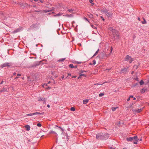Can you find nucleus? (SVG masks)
I'll use <instances>...</instances> for the list:
<instances>
[{"mask_svg": "<svg viewBox=\"0 0 149 149\" xmlns=\"http://www.w3.org/2000/svg\"><path fill=\"white\" fill-rule=\"evenodd\" d=\"M71 111H75V108L74 107H71L70 108Z\"/></svg>", "mask_w": 149, "mask_h": 149, "instance_id": "22", "label": "nucleus"}, {"mask_svg": "<svg viewBox=\"0 0 149 149\" xmlns=\"http://www.w3.org/2000/svg\"><path fill=\"white\" fill-rule=\"evenodd\" d=\"M129 67V66L127 67V68H124L122 69L121 70V73H123L127 72V69Z\"/></svg>", "mask_w": 149, "mask_h": 149, "instance_id": "8", "label": "nucleus"}, {"mask_svg": "<svg viewBox=\"0 0 149 149\" xmlns=\"http://www.w3.org/2000/svg\"><path fill=\"white\" fill-rule=\"evenodd\" d=\"M134 79L137 81H139V80L137 77H136V78H134Z\"/></svg>", "mask_w": 149, "mask_h": 149, "instance_id": "37", "label": "nucleus"}, {"mask_svg": "<svg viewBox=\"0 0 149 149\" xmlns=\"http://www.w3.org/2000/svg\"><path fill=\"white\" fill-rule=\"evenodd\" d=\"M17 76H21V74H17Z\"/></svg>", "mask_w": 149, "mask_h": 149, "instance_id": "48", "label": "nucleus"}, {"mask_svg": "<svg viewBox=\"0 0 149 149\" xmlns=\"http://www.w3.org/2000/svg\"><path fill=\"white\" fill-rule=\"evenodd\" d=\"M96 61L95 60H93V65H95L96 64Z\"/></svg>", "mask_w": 149, "mask_h": 149, "instance_id": "36", "label": "nucleus"}, {"mask_svg": "<svg viewBox=\"0 0 149 149\" xmlns=\"http://www.w3.org/2000/svg\"><path fill=\"white\" fill-rule=\"evenodd\" d=\"M68 75L69 76H71V74L70 73H68Z\"/></svg>", "mask_w": 149, "mask_h": 149, "instance_id": "52", "label": "nucleus"}, {"mask_svg": "<svg viewBox=\"0 0 149 149\" xmlns=\"http://www.w3.org/2000/svg\"><path fill=\"white\" fill-rule=\"evenodd\" d=\"M88 16L89 17L91 18H93V15L92 14L89 13L87 14Z\"/></svg>", "mask_w": 149, "mask_h": 149, "instance_id": "15", "label": "nucleus"}, {"mask_svg": "<svg viewBox=\"0 0 149 149\" xmlns=\"http://www.w3.org/2000/svg\"><path fill=\"white\" fill-rule=\"evenodd\" d=\"M142 111V109H133L132 111L134 113H139Z\"/></svg>", "mask_w": 149, "mask_h": 149, "instance_id": "9", "label": "nucleus"}, {"mask_svg": "<svg viewBox=\"0 0 149 149\" xmlns=\"http://www.w3.org/2000/svg\"><path fill=\"white\" fill-rule=\"evenodd\" d=\"M88 101V100H84L83 101V103L84 104H87Z\"/></svg>", "mask_w": 149, "mask_h": 149, "instance_id": "12", "label": "nucleus"}, {"mask_svg": "<svg viewBox=\"0 0 149 149\" xmlns=\"http://www.w3.org/2000/svg\"><path fill=\"white\" fill-rule=\"evenodd\" d=\"M69 67L72 68H74V67L73 66V65L72 64H70L69 65Z\"/></svg>", "mask_w": 149, "mask_h": 149, "instance_id": "20", "label": "nucleus"}, {"mask_svg": "<svg viewBox=\"0 0 149 149\" xmlns=\"http://www.w3.org/2000/svg\"><path fill=\"white\" fill-rule=\"evenodd\" d=\"M43 101V103L44 104L45 103H46V100L45 99Z\"/></svg>", "mask_w": 149, "mask_h": 149, "instance_id": "42", "label": "nucleus"}, {"mask_svg": "<svg viewBox=\"0 0 149 149\" xmlns=\"http://www.w3.org/2000/svg\"><path fill=\"white\" fill-rule=\"evenodd\" d=\"M80 75V76H81V77L82 76H86L85 75H84V74H81V73L80 74V75Z\"/></svg>", "mask_w": 149, "mask_h": 149, "instance_id": "38", "label": "nucleus"}, {"mask_svg": "<svg viewBox=\"0 0 149 149\" xmlns=\"http://www.w3.org/2000/svg\"><path fill=\"white\" fill-rule=\"evenodd\" d=\"M130 100V97H129V98L127 99V101H129Z\"/></svg>", "mask_w": 149, "mask_h": 149, "instance_id": "49", "label": "nucleus"}, {"mask_svg": "<svg viewBox=\"0 0 149 149\" xmlns=\"http://www.w3.org/2000/svg\"><path fill=\"white\" fill-rule=\"evenodd\" d=\"M68 10L69 12L73 11H74V10L72 9H68Z\"/></svg>", "mask_w": 149, "mask_h": 149, "instance_id": "33", "label": "nucleus"}, {"mask_svg": "<svg viewBox=\"0 0 149 149\" xmlns=\"http://www.w3.org/2000/svg\"><path fill=\"white\" fill-rule=\"evenodd\" d=\"M92 6H93L94 5V3H93L91 4Z\"/></svg>", "mask_w": 149, "mask_h": 149, "instance_id": "64", "label": "nucleus"}, {"mask_svg": "<svg viewBox=\"0 0 149 149\" xmlns=\"http://www.w3.org/2000/svg\"><path fill=\"white\" fill-rule=\"evenodd\" d=\"M37 125L39 127H40L42 126L41 124L40 123H38Z\"/></svg>", "mask_w": 149, "mask_h": 149, "instance_id": "32", "label": "nucleus"}, {"mask_svg": "<svg viewBox=\"0 0 149 149\" xmlns=\"http://www.w3.org/2000/svg\"><path fill=\"white\" fill-rule=\"evenodd\" d=\"M56 126L58 127V128H60V129H61V127H60V126H58L57 125H56Z\"/></svg>", "mask_w": 149, "mask_h": 149, "instance_id": "53", "label": "nucleus"}, {"mask_svg": "<svg viewBox=\"0 0 149 149\" xmlns=\"http://www.w3.org/2000/svg\"><path fill=\"white\" fill-rule=\"evenodd\" d=\"M12 64L11 63L6 62L0 65V67L3 68H4L9 67L12 66Z\"/></svg>", "mask_w": 149, "mask_h": 149, "instance_id": "2", "label": "nucleus"}, {"mask_svg": "<svg viewBox=\"0 0 149 149\" xmlns=\"http://www.w3.org/2000/svg\"><path fill=\"white\" fill-rule=\"evenodd\" d=\"M91 26L94 29H97V27H96L95 26L93 25H91Z\"/></svg>", "mask_w": 149, "mask_h": 149, "instance_id": "30", "label": "nucleus"}, {"mask_svg": "<svg viewBox=\"0 0 149 149\" xmlns=\"http://www.w3.org/2000/svg\"><path fill=\"white\" fill-rule=\"evenodd\" d=\"M118 108V107H112V110L114 111H115L116 109L117 108Z\"/></svg>", "mask_w": 149, "mask_h": 149, "instance_id": "25", "label": "nucleus"}, {"mask_svg": "<svg viewBox=\"0 0 149 149\" xmlns=\"http://www.w3.org/2000/svg\"><path fill=\"white\" fill-rule=\"evenodd\" d=\"M81 62H78V64H81Z\"/></svg>", "mask_w": 149, "mask_h": 149, "instance_id": "57", "label": "nucleus"}, {"mask_svg": "<svg viewBox=\"0 0 149 149\" xmlns=\"http://www.w3.org/2000/svg\"><path fill=\"white\" fill-rule=\"evenodd\" d=\"M3 82V81H2L1 82L0 84H2Z\"/></svg>", "mask_w": 149, "mask_h": 149, "instance_id": "60", "label": "nucleus"}, {"mask_svg": "<svg viewBox=\"0 0 149 149\" xmlns=\"http://www.w3.org/2000/svg\"><path fill=\"white\" fill-rule=\"evenodd\" d=\"M63 131H64V130L62 128H61V129Z\"/></svg>", "mask_w": 149, "mask_h": 149, "instance_id": "56", "label": "nucleus"}, {"mask_svg": "<svg viewBox=\"0 0 149 149\" xmlns=\"http://www.w3.org/2000/svg\"><path fill=\"white\" fill-rule=\"evenodd\" d=\"M133 140H134L135 141H133V143L134 144H137L138 142V140L139 139H138L137 136H135L133 137Z\"/></svg>", "mask_w": 149, "mask_h": 149, "instance_id": "6", "label": "nucleus"}, {"mask_svg": "<svg viewBox=\"0 0 149 149\" xmlns=\"http://www.w3.org/2000/svg\"><path fill=\"white\" fill-rule=\"evenodd\" d=\"M113 47H111L110 48V50H111V53L113 50Z\"/></svg>", "mask_w": 149, "mask_h": 149, "instance_id": "40", "label": "nucleus"}, {"mask_svg": "<svg viewBox=\"0 0 149 149\" xmlns=\"http://www.w3.org/2000/svg\"><path fill=\"white\" fill-rule=\"evenodd\" d=\"M98 51H99V49H98L97 51H96V52L95 53V54H94L93 56H95L97 54V53H98Z\"/></svg>", "mask_w": 149, "mask_h": 149, "instance_id": "28", "label": "nucleus"}, {"mask_svg": "<svg viewBox=\"0 0 149 149\" xmlns=\"http://www.w3.org/2000/svg\"><path fill=\"white\" fill-rule=\"evenodd\" d=\"M61 15V14H56V15H55L54 16H59Z\"/></svg>", "mask_w": 149, "mask_h": 149, "instance_id": "39", "label": "nucleus"}, {"mask_svg": "<svg viewBox=\"0 0 149 149\" xmlns=\"http://www.w3.org/2000/svg\"><path fill=\"white\" fill-rule=\"evenodd\" d=\"M89 1L90 3H92L93 2V0H89Z\"/></svg>", "mask_w": 149, "mask_h": 149, "instance_id": "43", "label": "nucleus"}, {"mask_svg": "<svg viewBox=\"0 0 149 149\" xmlns=\"http://www.w3.org/2000/svg\"><path fill=\"white\" fill-rule=\"evenodd\" d=\"M145 91H146V89H145L144 88H143L142 89L141 91V93H144Z\"/></svg>", "mask_w": 149, "mask_h": 149, "instance_id": "19", "label": "nucleus"}, {"mask_svg": "<svg viewBox=\"0 0 149 149\" xmlns=\"http://www.w3.org/2000/svg\"><path fill=\"white\" fill-rule=\"evenodd\" d=\"M64 78V76L63 75L62 77H61V78L63 79V78Z\"/></svg>", "mask_w": 149, "mask_h": 149, "instance_id": "47", "label": "nucleus"}, {"mask_svg": "<svg viewBox=\"0 0 149 149\" xmlns=\"http://www.w3.org/2000/svg\"><path fill=\"white\" fill-rule=\"evenodd\" d=\"M81 76H80L79 75V76L78 77V79H79V78H81Z\"/></svg>", "mask_w": 149, "mask_h": 149, "instance_id": "58", "label": "nucleus"}, {"mask_svg": "<svg viewBox=\"0 0 149 149\" xmlns=\"http://www.w3.org/2000/svg\"><path fill=\"white\" fill-rule=\"evenodd\" d=\"M147 84H149V79L147 81Z\"/></svg>", "mask_w": 149, "mask_h": 149, "instance_id": "54", "label": "nucleus"}, {"mask_svg": "<svg viewBox=\"0 0 149 149\" xmlns=\"http://www.w3.org/2000/svg\"><path fill=\"white\" fill-rule=\"evenodd\" d=\"M110 149H115L114 148L111 147Z\"/></svg>", "mask_w": 149, "mask_h": 149, "instance_id": "50", "label": "nucleus"}, {"mask_svg": "<svg viewBox=\"0 0 149 149\" xmlns=\"http://www.w3.org/2000/svg\"><path fill=\"white\" fill-rule=\"evenodd\" d=\"M53 133L55 134H57L54 131H51L49 132V134H50L51 133Z\"/></svg>", "mask_w": 149, "mask_h": 149, "instance_id": "23", "label": "nucleus"}, {"mask_svg": "<svg viewBox=\"0 0 149 149\" xmlns=\"http://www.w3.org/2000/svg\"><path fill=\"white\" fill-rule=\"evenodd\" d=\"M107 83V82H109L108 81H107V82H104V83H103V84H99V83H97L96 84H95V85H100V84H102L105 83Z\"/></svg>", "mask_w": 149, "mask_h": 149, "instance_id": "34", "label": "nucleus"}, {"mask_svg": "<svg viewBox=\"0 0 149 149\" xmlns=\"http://www.w3.org/2000/svg\"><path fill=\"white\" fill-rule=\"evenodd\" d=\"M43 114H44L43 112H42V113L35 112V113H34V115L38 114L43 115Z\"/></svg>", "mask_w": 149, "mask_h": 149, "instance_id": "16", "label": "nucleus"}, {"mask_svg": "<svg viewBox=\"0 0 149 149\" xmlns=\"http://www.w3.org/2000/svg\"><path fill=\"white\" fill-rule=\"evenodd\" d=\"M34 115V113H30V114H29L26 115L27 116H33V115Z\"/></svg>", "mask_w": 149, "mask_h": 149, "instance_id": "27", "label": "nucleus"}, {"mask_svg": "<svg viewBox=\"0 0 149 149\" xmlns=\"http://www.w3.org/2000/svg\"><path fill=\"white\" fill-rule=\"evenodd\" d=\"M130 98H133V96L132 95H131L129 97Z\"/></svg>", "mask_w": 149, "mask_h": 149, "instance_id": "46", "label": "nucleus"}, {"mask_svg": "<svg viewBox=\"0 0 149 149\" xmlns=\"http://www.w3.org/2000/svg\"><path fill=\"white\" fill-rule=\"evenodd\" d=\"M109 137V135L108 134H103L101 133H99L97 134L96 138L97 139L104 140L107 139Z\"/></svg>", "mask_w": 149, "mask_h": 149, "instance_id": "1", "label": "nucleus"}, {"mask_svg": "<svg viewBox=\"0 0 149 149\" xmlns=\"http://www.w3.org/2000/svg\"><path fill=\"white\" fill-rule=\"evenodd\" d=\"M63 16L67 17H72L73 16V15L72 14L70 15H64Z\"/></svg>", "mask_w": 149, "mask_h": 149, "instance_id": "17", "label": "nucleus"}, {"mask_svg": "<svg viewBox=\"0 0 149 149\" xmlns=\"http://www.w3.org/2000/svg\"><path fill=\"white\" fill-rule=\"evenodd\" d=\"M100 17L102 19V20L103 21H104L105 20V19H104L103 18V17L102 16H100Z\"/></svg>", "mask_w": 149, "mask_h": 149, "instance_id": "41", "label": "nucleus"}, {"mask_svg": "<svg viewBox=\"0 0 149 149\" xmlns=\"http://www.w3.org/2000/svg\"><path fill=\"white\" fill-rule=\"evenodd\" d=\"M84 19L89 23V21L88 20V19L86 18L85 17H84Z\"/></svg>", "mask_w": 149, "mask_h": 149, "instance_id": "31", "label": "nucleus"}, {"mask_svg": "<svg viewBox=\"0 0 149 149\" xmlns=\"http://www.w3.org/2000/svg\"><path fill=\"white\" fill-rule=\"evenodd\" d=\"M126 139L128 141H133V138L132 137L127 138Z\"/></svg>", "mask_w": 149, "mask_h": 149, "instance_id": "11", "label": "nucleus"}, {"mask_svg": "<svg viewBox=\"0 0 149 149\" xmlns=\"http://www.w3.org/2000/svg\"><path fill=\"white\" fill-rule=\"evenodd\" d=\"M109 29V30L111 31H113V35L114 36V37L115 38V37L116 38H116H118L119 36V35L118 32L115 33H114V32L115 31V30H113L112 28L111 27H110Z\"/></svg>", "mask_w": 149, "mask_h": 149, "instance_id": "4", "label": "nucleus"}, {"mask_svg": "<svg viewBox=\"0 0 149 149\" xmlns=\"http://www.w3.org/2000/svg\"><path fill=\"white\" fill-rule=\"evenodd\" d=\"M38 3H39V2H41V3H43V0H38Z\"/></svg>", "mask_w": 149, "mask_h": 149, "instance_id": "35", "label": "nucleus"}, {"mask_svg": "<svg viewBox=\"0 0 149 149\" xmlns=\"http://www.w3.org/2000/svg\"><path fill=\"white\" fill-rule=\"evenodd\" d=\"M20 29H21V28H19L18 29H17L16 30H15L13 31V32L14 33H17V32L19 31Z\"/></svg>", "mask_w": 149, "mask_h": 149, "instance_id": "13", "label": "nucleus"}, {"mask_svg": "<svg viewBox=\"0 0 149 149\" xmlns=\"http://www.w3.org/2000/svg\"><path fill=\"white\" fill-rule=\"evenodd\" d=\"M104 95V94L102 93H100L99 95V97H102Z\"/></svg>", "mask_w": 149, "mask_h": 149, "instance_id": "26", "label": "nucleus"}, {"mask_svg": "<svg viewBox=\"0 0 149 149\" xmlns=\"http://www.w3.org/2000/svg\"><path fill=\"white\" fill-rule=\"evenodd\" d=\"M108 10L105 8H102L100 10L102 13L105 14H106Z\"/></svg>", "mask_w": 149, "mask_h": 149, "instance_id": "7", "label": "nucleus"}, {"mask_svg": "<svg viewBox=\"0 0 149 149\" xmlns=\"http://www.w3.org/2000/svg\"><path fill=\"white\" fill-rule=\"evenodd\" d=\"M143 19L144 21H142L141 23L143 24H146V19L144 18H143Z\"/></svg>", "mask_w": 149, "mask_h": 149, "instance_id": "18", "label": "nucleus"}, {"mask_svg": "<svg viewBox=\"0 0 149 149\" xmlns=\"http://www.w3.org/2000/svg\"><path fill=\"white\" fill-rule=\"evenodd\" d=\"M134 68L136 69L138 68V65H134Z\"/></svg>", "mask_w": 149, "mask_h": 149, "instance_id": "29", "label": "nucleus"}, {"mask_svg": "<svg viewBox=\"0 0 149 149\" xmlns=\"http://www.w3.org/2000/svg\"><path fill=\"white\" fill-rule=\"evenodd\" d=\"M51 87H48L47 88H48V89H51Z\"/></svg>", "mask_w": 149, "mask_h": 149, "instance_id": "61", "label": "nucleus"}, {"mask_svg": "<svg viewBox=\"0 0 149 149\" xmlns=\"http://www.w3.org/2000/svg\"><path fill=\"white\" fill-rule=\"evenodd\" d=\"M77 76H72V77L73 78H75Z\"/></svg>", "mask_w": 149, "mask_h": 149, "instance_id": "44", "label": "nucleus"}, {"mask_svg": "<svg viewBox=\"0 0 149 149\" xmlns=\"http://www.w3.org/2000/svg\"><path fill=\"white\" fill-rule=\"evenodd\" d=\"M65 59V58H62L59 60L58 61H63Z\"/></svg>", "mask_w": 149, "mask_h": 149, "instance_id": "24", "label": "nucleus"}, {"mask_svg": "<svg viewBox=\"0 0 149 149\" xmlns=\"http://www.w3.org/2000/svg\"><path fill=\"white\" fill-rule=\"evenodd\" d=\"M25 128L27 131H29L30 130V126L29 125H27L25 126Z\"/></svg>", "mask_w": 149, "mask_h": 149, "instance_id": "10", "label": "nucleus"}, {"mask_svg": "<svg viewBox=\"0 0 149 149\" xmlns=\"http://www.w3.org/2000/svg\"><path fill=\"white\" fill-rule=\"evenodd\" d=\"M138 19L139 21H140V20H141V19H140V18H139V17H138Z\"/></svg>", "mask_w": 149, "mask_h": 149, "instance_id": "51", "label": "nucleus"}, {"mask_svg": "<svg viewBox=\"0 0 149 149\" xmlns=\"http://www.w3.org/2000/svg\"><path fill=\"white\" fill-rule=\"evenodd\" d=\"M44 86H45V84H43L42 85V86L43 87H44Z\"/></svg>", "mask_w": 149, "mask_h": 149, "instance_id": "59", "label": "nucleus"}, {"mask_svg": "<svg viewBox=\"0 0 149 149\" xmlns=\"http://www.w3.org/2000/svg\"><path fill=\"white\" fill-rule=\"evenodd\" d=\"M136 98H135V97H134V98H133V100H136Z\"/></svg>", "mask_w": 149, "mask_h": 149, "instance_id": "63", "label": "nucleus"}, {"mask_svg": "<svg viewBox=\"0 0 149 149\" xmlns=\"http://www.w3.org/2000/svg\"><path fill=\"white\" fill-rule=\"evenodd\" d=\"M133 60L134 59L129 55L126 56L125 58V61H127L130 63H131Z\"/></svg>", "mask_w": 149, "mask_h": 149, "instance_id": "3", "label": "nucleus"}, {"mask_svg": "<svg viewBox=\"0 0 149 149\" xmlns=\"http://www.w3.org/2000/svg\"><path fill=\"white\" fill-rule=\"evenodd\" d=\"M140 84L141 85H142L143 83L144 82L142 80H141L140 82H139Z\"/></svg>", "mask_w": 149, "mask_h": 149, "instance_id": "21", "label": "nucleus"}, {"mask_svg": "<svg viewBox=\"0 0 149 149\" xmlns=\"http://www.w3.org/2000/svg\"><path fill=\"white\" fill-rule=\"evenodd\" d=\"M47 107L49 108L50 107V105L49 104H48L47 105Z\"/></svg>", "mask_w": 149, "mask_h": 149, "instance_id": "55", "label": "nucleus"}, {"mask_svg": "<svg viewBox=\"0 0 149 149\" xmlns=\"http://www.w3.org/2000/svg\"><path fill=\"white\" fill-rule=\"evenodd\" d=\"M106 14L108 17L111 18L113 15V13L112 12H110L108 10L106 13Z\"/></svg>", "mask_w": 149, "mask_h": 149, "instance_id": "5", "label": "nucleus"}, {"mask_svg": "<svg viewBox=\"0 0 149 149\" xmlns=\"http://www.w3.org/2000/svg\"><path fill=\"white\" fill-rule=\"evenodd\" d=\"M45 99V98L44 97H40L38 99V101H43Z\"/></svg>", "mask_w": 149, "mask_h": 149, "instance_id": "14", "label": "nucleus"}, {"mask_svg": "<svg viewBox=\"0 0 149 149\" xmlns=\"http://www.w3.org/2000/svg\"><path fill=\"white\" fill-rule=\"evenodd\" d=\"M50 83V81H49L46 84V86H47V85L48 84H49Z\"/></svg>", "mask_w": 149, "mask_h": 149, "instance_id": "45", "label": "nucleus"}, {"mask_svg": "<svg viewBox=\"0 0 149 149\" xmlns=\"http://www.w3.org/2000/svg\"><path fill=\"white\" fill-rule=\"evenodd\" d=\"M34 1H38V0H34Z\"/></svg>", "mask_w": 149, "mask_h": 149, "instance_id": "62", "label": "nucleus"}]
</instances>
